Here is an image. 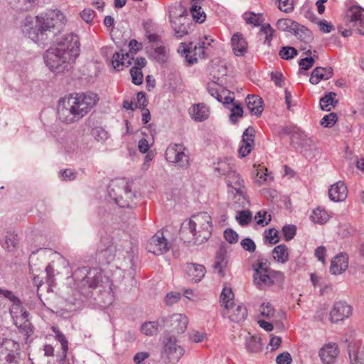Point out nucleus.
<instances>
[{
	"mask_svg": "<svg viewBox=\"0 0 364 364\" xmlns=\"http://www.w3.org/2000/svg\"><path fill=\"white\" fill-rule=\"evenodd\" d=\"M247 109L255 115H261L263 111L262 100L258 95H248L245 99Z\"/></svg>",
	"mask_w": 364,
	"mask_h": 364,
	"instance_id": "31",
	"label": "nucleus"
},
{
	"mask_svg": "<svg viewBox=\"0 0 364 364\" xmlns=\"http://www.w3.org/2000/svg\"><path fill=\"white\" fill-rule=\"evenodd\" d=\"M282 230L285 240L289 241L295 236L296 228L294 225H286L282 228Z\"/></svg>",
	"mask_w": 364,
	"mask_h": 364,
	"instance_id": "54",
	"label": "nucleus"
},
{
	"mask_svg": "<svg viewBox=\"0 0 364 364\" xmlns=\"http://www.w3.org/2000/svg\"><path fill=\"white\" fill-rule=\"evenodd\" d=\"M0 294L11 301L13 303L12 306H18L21 304V300L10 290L0 288Z\"/></svg>",
	"mask_w": 364,
	"mask_h": 364,
	"instance_id": "55",
	"label": "nucleus"
},
{
	"mask_svg": "<svg viewBox=\"0 0 364 364\" xmlns=\"http://www.w3.org/2000/svg\"><path fill=\"white\" fill-rule=\"evenodd\" d=\"M130 75L134 84L139 85L143 82L144 75L141 69L132 68L130 69Z\"/></svg>",
	"mask_w": 364,
	"mask_h": 364,
	"instance_id": "50",
	"label": "nucleus"
},
{
	"mask_svg": "<svg viewBox=\"0 0 364 364\" xmlns=\"http://www.w3.org/2000/svg\"><path fill=\"white\" fill-rule=\"evenodd\" d=\"M75 284L80 289H95L103 287L109 278L104 275L101 269L83 266L77 268L72 274Z\"/></svg>",
	"mask_w": 364,
	"mask_h": 364,
	"instance_id": "3",
	"label": "nucleus"
},
{
	"mask_svg": "<svg viewBox=\"0 0 364 364\" xmlns=\"http://www.w3.org/2000/svg\"><path fill=\"white\" fill-rule=\"evenodd\" d=\"M191 118L196 122H203L210 114L209 108L203 103L195 104L189 109Z\"/></svg>",
	"mask_w": 364,
	"mask_h": 364,
	"instance_id": "27",
	"label": "nucleus"
},
{
	"mask_svg": "<svg viewBox=\"0 0 364 364\" xmlns=\"http://www.w3.org/2000/svg\"><path fill=\"white\" fill-rule=\"evenodd\" d=\"M210 45V42L205 43V41H200L199 43H198L197 45H195L193 50L190 51V49H192V46H191V48H189L187 51L191 53H193V57L191 56L190 59L188 60L189 63L193 64L196 63L198 58H205V49L207 47V46Z\"/></svg>",
	"mask_w": 364,
	"mask_h": 364,
	"instance_id": "33",
	"label": "nucleus"
},
{
	"mask_svg": "<svg viewBox=\"0 0 364 364\" xmlns=\"http://www.w3.org/2000/svg\"><path fill=\"white\" fill-rule=\"evenodd\" d=\"M311 218L314 223L323 224L329 220L330 215L324 209L317 208L313 210Z\"/></svg>",
	"mask_w": 364,
	"mask_h": 364,
	"instance_id": "41",
	"label": "nucleus"
},
{
	"mask_svg": "<svg viewBox=\"0 0 364 364\" xmlns=\"http://www.w3.org/2000/svg\"><path fill=\"white\" fill-rule=\"evenodd\" d=\"M19 350V343L14 340L6 338L0 340V357L17 360Z\"/></svg>",
	"mask_w": 364,
	"mask_h": 364,
	"instance_id": "20",
	"label": "nucleus"
},
{
	"mask_svg": "<svg viewBox=\"0 0 364 364\" xmlns=\"http://www.w3.org/2000/svg\"><path fill=\"white\" fill-rule=\"evenodd\" d=\"M348 26L355 28L360 35H364V9L360 6H350L346 14Z\"/></svg>",
	"mask_w": 364,
	"mask_h": 364,
	"instance_id": "15",
	"label": "nucleus"
},
{
	"mask_svg": "<svg viewBox=\"0 0 364 364\" xmlns=\"http://www.w3.org/2000/svg\"><path fill=\"white\" fill-rule=\"evenodd\" d=\"M228 264L227 250L224 247H220L217 252L213 267L218 270L220 274H223V269Z\"/></svg>",
	"mask_w": 364,
	"mask_h": 364,
	"instance_id": "36",
	"label": "nucleus"
},
{
	"mask_svg": "<svg viewBox=\"0 0 364 364\" xmlns=\"http://www.w3.org/2000/svg\"><path fill=\"white\" fill-rule=\"evenodd\" d=\"M190 12L196 22L201 23L205 21L206 15L202 10L201 6L198 5V0H192Z\"/></svg>",
	"mask_w": 364,
	"mask_h": 364,
	"instance_id": "37",
	"label": "nucleus"
},
{
	"mask_svg": "<svg viewBox=\"0 0 364 364\" xmlns=\"http://www.w3.org/2000/svg\"><path fill=\"white\" fill-rule=\"evenodd\" d=\"M348 195L347 187L343 181H338L331 186L328 190L330 200L334 202L344 200Z\"/></svg>",
	"mask_w": 364,
	"mask_h": 364,
	"instance_id": "24",
	"label": "nucleus"
},
{
	"mask_svg": "<svg viewBox=\"0 0 364 364\" xmlns=\"http://www.w3.org/2000/svg\"><path fill=\"white\" fill-rule=\"evenodd\" d=\"M10 314L14 325L18 328L20 333L28 338L33 333V326L29 320V313L22 306H11Z\"/></svg>",
	"mask_w": 364,
	"mask_h": 364,
	"instance_id": "9",
	"label": "nucleus"
},
{
	"mask_svg": "<svg viewBox=\"0 0 364 364\" xmlns=\"http://www.w3.org/2000/svg\"><path fill=\"white\" fill-rule=\"evenodd\" d=\"M276 362L277 364H290L292 362V358L289 353L284 352L277 356Z\"/></svg>",
	"mask_w": 364,
	"mask_h": 364,
	"instance_id": "64",
	"label": "nucleus"
},
{
	"mask_svg": "<svg viewBox=\"0 0 364 364\" xmlns=\"http://www.w3.org/2000/svg\"><path fill=\"white\" fill-rule=\"evenodd\" d=\"M336 94L334 92H328L320 100L321 109L325 111H330L334 107L338 101L335 99Z\"/></svg>",
	"mask_w": 364,
	"mask_h": 364,
	"instance_id": "38",
	"label": "nucleus"
},
{
	"mask_svg": "<svg viewBox=\"0 0 364 364\" xmlns=\"http://www.w3.org/2000/svg\"><path fill=\"white\" fill-rule=\"evenodd\" d=\"M129 46L130 47V53H121L119 52H116L113 54L112 59V64L113 68L117 70H122V67L125 65L127 63V66L128 67L130 64V55L133 53H136V50L140 49L141 45L138 43L136 40H131Z\"/></svg>",
	"mask_w": 364,
	"mask_h": 364,
	"instance_id": "17",
	"label": "nucleus"
},
{
	"mask_svg": "<svg viewBox=\"0 0 364 364\" xmlns=\"http://www.w3.org/2000/svg\"><path fill=\"white\" fill-rule=\"evenodd\" d=\"M279 232L274 229L271 228L264 232V237L266 240L271 244H276L279 241Z\"/></svg>",
	"mask_w": 364,
	"mask_h": 364,
	"instance_id": "57",
	"label": "nucleus"
},
{
	"mask_svg": "<svg viewBox=\"0 0 364 364\" xmlns=\"http://www.w3.org/2000/svg\"><path fill=\"white\" fill-rule=\"evenodd\" d=\"M186 272L188 279L193 282H200L206 272L203 265L196 263L187 264L186 266Z\"/></svg>",
	"mask_w": 364,
	"mask_h": 364,
	"instance_id": "25",
	"label": "nucleus"
},
{
	"mask_svg": "<svg viewBox=\"0 0 364 364\" xmlns=\"http://www.w3.org/2000/svg\"><path fill=\"white\" fill-rule=\"evenodd\" d=\"M255 130L252 127L247 128L243 134L238 154L241 157H245L252 151L255 145Z\"/></svg>",
	"mask_w": 364,
	"mask_h": 364,
	"instance_id": "21",
	"label": "nucleus"
},
{
	"mask_svg": "<svg viewBox=\"0 0 364 364\" xmlns=\"http://www.w3.org/2000/svg\"><path fill=\"white\" fill-rule=\"evenodd\" d=\"M97 101V95L92 92L72 94L60 100L57 109L58 117L64 123H75L87 114Z\"/></svg>",
	"mask_w": 364,
	"mask_h": 364,
	"instance_id": "1",
	"label": "nucleus"
},
{
	"mask_svg": "<svg viewBox=\"0 0 364 364\" xmlns=\"http://www.w3.org/2000/svg\"><path fill=\"white\" fill-rule=\"evenodd\" d=\"M171 247L163 230H159L147 242L146 248L148 252L156 255H161L167 252Z\"/></svg>",
	"mask_w": 364,
	"mask_h": 364,
	"instance_id": "13",
	"label": "nucleus"
},
{
	"mask_svg": "<svg viewBox=\"0 0 364 364\" xmlns=\"http://www.w3.org/2000/svg\"><path fill=\"white\" fill-rule=\"evenodd\" d=\"M297 54V50L294 47L291 46L282 47L279 53V55L281 57V58L284 60L291 59Z\"/></svg>",
	"mask_w": 364,
	"mask_h": 364,
	"instance_id": "48",
	"label": "nucleus"
},
{
	"mask_svg": "<svg viewBox=\"0 0 364 364\" xmlns=\"http://www.w3.org/2000/svg\"><path fill=\"white\" fill-rule=\"evenodd\" d=\"M187 16V10L181 4L172 6L169 9L170 21L177 38H181L191 31L193 23Z\"/></svg>",
	"mask_w": 364,
	"mask_h": 364,
	"instance_id": "5",
	"label": "nucleus"
},
{
	"mask_svg": "<svg viewBox=\"0 0 364 364\" xmlns=\"http://www.w3.org/2000/svg\"><path fill=\"white\" fill-rule=\"evenodd\" d=\"M234 294L230 288L224 287L220 296V303L224 306L225 310L228 311L233 307Z\"/></svg>",
	"mask_w": 364,
	"mask_h": 364,
	"instance_id": "35",
	"label": "nucleus"
},
{
	"mask_svg": "<svg viewBox=\"0 0 364 364\" xmlns=\"http://www.w3.org/2000/svg\"><path fill=\"white\" fill-rule=\"evenodd\" d=\"M270 262L264 258H258L255 262L252 264V269L254 272H269L271 269L269 268Z\"/></svg>",
	"mask_w": 364,
	"mask_h": 364,
	"instance_id": "44",
	"label": "nucleus"
},
{
	"mask_svg": "<svg viewBox=\"0 0 364 364\" xmlns=\"http://www.w3.org/2000/svg\"><path fill=\"white\" fill-rule=\"evenodd\" d=\"M22 31L26 36L31 38L34 42H39L44 40V36L47 35L45 31L42 29L41 22L36 20L33 25L31 18H26L22 26Z\"/></svg>",
	"mask_w": 364,
	"mask_h": 364,
	"instance_id": "18",
	"label": "nucleus"
},
{
	"mask_svg": "<svg viewBox=\"0 0 364 364\" xmlns=\"http://www.w3.org/2000/svg\"><path fill=\"white\" fill-rule=\"evenodd\" d=\"M188 323V317L181 314H173L161 318L162 326L169 328L171 332L176 334L183 333Z\"/></svg>",
	"mask_w": 364,
	"mask_h": 364,
	"instance_id": "11",
	"label": "nucleus"
},
{
	"mask_svg": "<svg viewBox=\"0 0 364 364\" xmlns=\"http://www.w3.org/2000/svg\"><path fill=\"white\" fill-rule=\"evenodd\" d=\"M117 255V247L109 236H104L97 246L95 259L100 264H109L113 262Z\"/></svg>",
	"mask_w": 364,
	"mask_h": 364,
	"instance_id": "7",
	"label": "nucleus"
},
{
	"mask_svg": "<svg viewBox=\"0 0 364 364\" xmlns=\"http://www.w3.org/2000/svg\"><path fill=\"white\" fill-rule=\"evenodd\" d=\"M348 267V257L346 253H340L334 257L331 262L330 272L338 275L345 272Z\"/></svg>",
	"mask_w": 364,
	"mask_h": 364,
	"instance_id": "22",
	"label": "nucleus"
},
{
	"mask_svg": "<svg viewBox=\"0 0 364 364\" xmlns=\"http://www.w3.org/2000/svg\"><path fill=\"white\" fill-rule=\"evenodd\" d=\"M184 354V349L177 344L175 337L166 338L164 342V350L162 357L168 360L171 363L175 364L178 362Z\"/></svg>",
	"mask_w": 364,
	"mask_h": 364,
	"instance_id": "12",
	"label": "nucleus"
},
{
	"mask_svg": "<svg viewBox=\"0 0 364 364\" xmlns=\"http://www.w3.org/2000/svg\"><path fill=\"white\" fill-rule=\"evenodd\" d=\"M38 22H41L42 29L47 32L56 33L60 32L66 23L65 15L58 10L48 11L43 16H37Z\"/></svg>",
	"mask_w": 364,
	"mask_h": 364,
	"instance_id": "8",
	"label": "nucleus"
},
{
	"mask_svg": "<svg viewBox=\"0 0 364 364\" xmlns=\"http://www.w3.org/2000/svg\"><path fill=\"white\" fill-rule=\"evenodd\" d=\"M275 30L269 23H264L261 26L259 35L264 36V43L268 46L271 45V42L275 36Z\"/></svg>",
	"mask_w": 364,
	"mask_h": 364,
	"instance_id": "40",
	"label": "nucleus"
},
{
	"mask_svg": "<svg viewBox=\"0 0 364 364\" xmlns=\"http://www.w3.org/2000/svg\"><path fill=\"white\" fill-rule=\"evenodd\" d=\"M224 237L230 244H234L238 241V234L230 228L224 231Z\"/></svg>",
	"mask_w": 364,
	"mask_h": 364,
	"instance_id": "60",
	"label": "nucleus"
},
{
	"mask_svg": "<svg viewBox=\"0 0 364 364\" xmlns=\"http://www.w3.org/2000/svg\"><path fill=\"white\" fill-rule=\"evenodd\" d=\"M109 196L122 208H132L135 203V193L127 183L122 182L120 185L112 183L108 188Z\"/></svg>",
	"mask_w": 364,
	"mask_h": 364,
	"instance_id": "6",
	"label": "nucleus"
},
{
	"mask_svg": "<svg viewBox=\"0 0 364 364\" xmlns=\"http://www.w3.org/2000/svg\"><path fill=\"white\" fill-rule=\"evenodd\" d=\"M161 326V323L154 321L145 322L141 326V331L146 336H153L156 334L159 331V326Z\"/></svg>",
	"mask_w": 364,
	"mask_h": 364,
	"instance_id": "42",
	"label": "nucleus"
},
{
	"mask_svg": "<svg viewBox=\"0 0 364 364\" xmlns=\"http://www.w3.org/2000/svg\"><path fill=\"white\" fill-rule=\"evenodd\" d=\"M240 245L245 250L250 252H254L256 250V245L255 242L249 237L242 240Z\"/></svg>",
	"mask_w": 364,
	"mask_h": 364,
	"instance_id": "62",
	"label": "nucleus"
},
{
	"mask_svg": "<svg viewBox=\"0 0 364 364\" xmlns=\"http://www.w3.org/2000/svg\"><path fill=\"white\" fill-rule=\"evenodd\" d=\"M267 212L265 210H260V211L257 212V213L255 216V219L257 221V223L262 226L268 225V223L271 221V215H268L267 219Z\"/></svg>",
	"mask_w": 364,
	"mask_h": 364,
	"instance_id": "53",
	"label": "nucleus"
},
{
	"mask_svg": "<svg viewBox=\"0 0 364 364\" xmlns=\"http://www.w3.org/2000/svg\"><path fill=\"white\" fill-rule=\"evenodd\" d=\"M227 185L231 188L230 191L232 194L239 197V200H242L241 203L244 204L247 200L246 192L244 186V181L240 176L233 170H229L226 173Z\"/></svg>",
	"mask_w": 364,
	"mask_h": 364,
	"instance_id": "14",
	"label": "nucleus"
},
{
	"mask_svg": "<svg viewBox=\"0 0 364 364\" xmlns=\"http://www.w3.org/2000/svg\"><path fill=\"white\" fill-rule=\"evenodd\" d=\"M309 139L306 136L300 131H294L291 134V142L299 144L300 145L308 144Z\"/></svg>",
	"mask_w": 364,
	"mask_h": 364,
	"instance_id": "51",
	"label": "nucleus"
},
{
	"mask_svg": "<svg viewBox=\"0 0 364 364\" xmlns=\"http://www.w3.org/2000/svg\"><path fill=\"white\" fill-rule=\"evenodd\" d=\"M231 111V114L230 115V119L232 123L235 124L237 122L238 119L242 117L243 115V109L240 103L236 102L234 105H232L230 107L228 108Z\"/></svg>",
	"mask_w": 364,
	"mask_h": 364,
	"instance_id": "43",
	"label": "nucleus"
},
{
	"mask_svg": "<svg viewBox=\"0 0 364 364\" xmlns=\"http://www.w3.org/2000/svg\"><path fill=\"white\" fill-rule=\"evenodd\" d=\"M56 338L58 341L61 343V348L63 350V358L60 359V363L64 364L65 363V358H66V353L68 350V343L65 339V336L60 331L56 333Z\"/></svg>",
	"mask_w": 364,
	"mask_h": 364,
	"instance_id": "49",
	"label": "nucleus"
},
{
	"mask_svg": "<svg viewBox=\"0 0 364 364\" xmlns=\"http://www.w3.org/2000/svg\"><path fill=\"white\" fill-rule=\"evenodd\" d=\"M136 102L135 104V108L139 109H146L148 101L146 97V93L144 92H140L137 94L136 97Z\"/></svg>",
	"mask_w": 364,
	"mask_h": 364,
	"instance_id": "61",
	"label": "nucleus"
},
{
	"mask_svg": "<svg viewBox=\"0 0 364 364\" xmlns=\"http://www.w3.org/2000/svg\"><path fill=\"white\" fill-rule=\"evenodd\" d=\"M348 349L350 364H364V346L358 342L350 343Z\"/></svg>",
	"mask_w": 364,
	"mask_h": 364,
	"instance_id": "26",
	"label": "nucleus"
},
{
	"mask_svg": "<svg viewBox=\"0 0 364 364\" xmlns=\"http://www.w3.org/2000/svg\"><path fill=\"white\" fill-rule=\"evenodd\" d=\"M55 46L75 59L79 56L80 39L77 35L73 33L66 34Z\"/></svg>",
	"mask_w": 364,
	"mask_h": 364,
	"instance_id": "16",
	"label": "nucleus"
},
{
	"mask_svg": "<svg viewBox=\"0 0 364 364\" xmlns=\"http://www.w3.org/2000/svg\"><path fill=\"white\" fill-rule=\"evenodd\" d=\"M155 60L161 64L165 63L168 60V53L164 46L156 47L154 53Z\"/></svg>",
	"mask_w": 364,
	"mask_h": 364,
	"instance_id": "47",
	"label": "nucleus"
},
{
	"mask_svg": "<svg viewBox=\"0 0 364 364\" xmlns=\"http://www.w3.org/2000/svg\"><path fill=\"white\" fill-rule=\"evenodd\" d=\"M92 135L95 140L101 143H104L109 138L108 132L101 127L94 128L92 130Z\"/></svg>",
	"mask_w": 364,
	"mask_h": 364,
	"instance_id": "46",
	"label": "nucleus"
},
{
	"mask_svg": "<svg viewBox=\"0 0 364 364\" xmlns=\"http://www.w3.org/2000/svg\"><path fill=\"white\" fill-rule=\"evenodd\" d=\"M278 7L282 11L289 13L294 9L293 0H278Z\"/></svg>",
	"mask_w": 364,
	"mask_h": 364,
	"instance_id": "63",
	"label": "nucleus"
},
{
	"mask_svg": "<svg viewBox=\"0 0 364 364\" xmlns=\"http://www.w3.org/2000/svg\"><path fill=\"white\" fill-rule=\"evenodd\" d=\"M337 121V114L331 112L325 115L321 120V124L324 127H332Z\"/></svg>",
	"mask_w": 364,
	"mask_h": 364,
	"instance_id": "52",
	"label": "nucleus"
},
{
	"mask_svg": "<svg viewBox=\"0 0 364 364\" xmlns=\"http://www.w3.org/2000/svg\"><path fill=\"white\" fill-rule=\"evenodd\" d=\"M338 346L336 343L324 345L319 351V356L324 364H331L335 362L338 354Z\"/></svg>",
	"mask_w": 364,
	"mask_h": 364,
	"instance_id": "23",
	"label": "nucleus"
},
{
	"mask_svg": "<svg viewBox=\"0 0 364 364\" xmlns=\"http://www.w3.org/2000/svg\"><path fill=\"white\" fill-rule=\"evenodd\" d=\"M274 259L279 263L284 264L289 260V251L285 245L276 246L272 252Z\"/></svg>",
	"mask_w": 364,
	"mask_h": 364,
	"instance_id": "34",
	"label": "nucleus"
},
{
	"mask_svg": "<svg viewBox=\"0 0 364 364\" xmlns=\"http://www.w3.org/2000/svg\"><path fill=\"white\" fill-rule=\"evenodd\" d=\"M333 75V69L330 67L316 68L310 77L309 81L313 85H317L322 80H328Z\"/></svg>",
	"mask_w": 364,
	"mask_h": 364,
	"instance_id": "29",
	"label": "nucleus"
},
{
	"mask_svg": "<svg viewBox=\"0 0 364 364\" xmlns=\"http://www.w3.org/2000/svg\"><path fill=\"white\" fill-rule=\"evenodd\" d=\"M252 215L249 210H241L236 216L237 221L242 226L248 225L252 221Z\"/></svg>",
	"mask_w": 364,
	"mask_h": 364,
	"instance_id": "45",
	"label": "nucleus"
},
{
	"mask_svg": "<svg viewBox=\"0 0 364 364\" xmlns=\"http://www.w3.org/2000/svg\"><path fill=\"white\" fill-rule=\"evenodd\" d=\"M165 158L168 162L181 168H186L189 165L188 151L182 144H171L166 148Z\"/></svg>",
	"mask_w": 364,
	"mask_h": 364,
	"instance_id": "10",
	"label": "nucleus"
},
{
	"mask_svg": "<svg viewBox=\"0 0 364 364\" xmlns=\"http://www.w3.org/2000/svg\"><path fill=\"white\" fill-rule=\"evenodd\" d=\"M352 311V306L346 302L336 301L330 311V320L333 323L343 321L351 315Z\"/></svg>",
	"mask_w": 364,
	"mask_h": 364,
	"instance_id": "19",
	"label": "nucleus"
},
{
	"mask_svg": "<svg viewBox=\"0 0 364 364\" xmlns=\"http://www.w3.org/2000/svg\"><path fill=\"white\" fill-rule=\"evenodd\" d=\"M115 246L117 247V255H121L123 257H133L137 250L136 245L130 239L122 240Z\"/></svg>",
	"mask_w": 364,
	"mask_h": 364,
	"instance_id": "28",
	"label": "nucleus"
},
{
	"mask_svg": "<svg viewBox=\"0 0 364 364\" xmlns=\"http://www.w3.org/2000/svg\"><path fill=\"white\" fill-rule=\"evenodd\" d=\"M270 277L272 280V286L274 284H282L285 279V276L283 272L272 269L270 271Z\"/></svg>",
	"mask_w": 364,
	"mask_h": 364,
	"instance_id": "56",
	"label": "nucleus"
},
{
	"mask_svg": "<svg viewBox=\"0 0 364 364\" xmlns=\"http://www.w3.org/2000/svg\"><path fill=\"white\" fill-rule=\"evenodd\" d=\"M294 22L288 18H280L277 21L276 26L279 30L282 31H289Z\"/></svg>",
	"mask_w": 364,
	"mask_h": 364,
	"instance_id": "59",
	"label": "nucleus"
},
{
	"mask_svg": "<svg viewBox=\"0 0 364 364\" xmlns=\"http://www.w3.org/2000/svg\"><path fill=\"white\" fill-rule=\"evenodd\" d=\"M44 60L46 65L51 71L61 73L68 69L69 65L74 63L76 59L54 46L46 51Z\"/></svg>",
	"mask_w": 364,
	"mask_h": 364,
	"instance_id": "4",
	"label": "nucleus"
},
{
	"mask_svg": "<svg viewBox=\"0 0 364 364\" xmlns=\"http://www.w3.org/2000/svg\"><path fill=\"white\" fill-rule=\"evenodd\" d=\"M247 316V311L246 307L243 304H240L237 306L233 310V312L230 314L228 317L232 321L239 323L244 321Z\"/></svg>",
	"mask_w": 364,
	"mask_h": 364,
	"instance_id": "39",
	"label": "nucleus"
},
{
	"mask_svg": "<svg viewBox=\"0 0 364 364\" xmlns=\"http://www.w3.org/2000/svg\"><path fill=\"white\" fill-rule=\"evenodd\" d=\"M232 46L234 54L243 56L247 50V43L245 38L240 33H235L232 37Z\"/></svg>",
	"mask_w": 364,
	"mask_h": 364,
	"instance_id": "30",
	"label": "nucleus"
},
{
	"mask_svg": "<svg viewBox=\"0 0 364 364\" xmlns=\"http://www.w3.org/2000/svg\"><path fill=\"white\" fill-rule=\"evenodd\" d=\"M260 314L266 318H271L274 314V309L269 303L262 304L259 308Z\"/></svg>",
	"mask_w": 364,
	"mask_h": 364,
	"instance_id": "58",
	"label": "nucleus"
},
{
	"mask_svg": "<svg viewBox=\"0 0 364 364\" xmlns=\"http://www.w3.org/2000/svg\"><path fill=\"white\" fill-rule=\"evenodd\" d=\"M253 282L257 288L264 289L272 286V280L269 272H254Z\"/></svg>",
	"mask_w": 364,
	"mask_h": 364,
	"instance_id": "32",
	"label": "nucleus"
},
{
	"mask_svg": "<svg viewBox=\"0 0 364 364\" xmlns=\"http://www.w3.org/2000/svg\"><path fill=\"white\" fill-rule=\"evenodd\" d=\"M212 228L210 215L203 212L193 215L187 223H183L179 234L185 241L201 244L210 237Z\"/></svg>",
	"mask_w": 364,
	"mask_h": 364,
	"instance_id": "2",
	"label": "nucleus"
}]
</instances>
